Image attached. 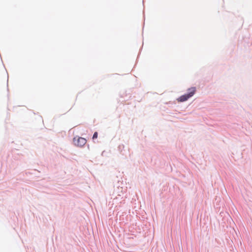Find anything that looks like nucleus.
Segmentation results:
<instances>
[{
  "label": "nucleus",
  "mask_w": 252,
  "mask_h": 252,
  "mask_svg": "<svg viewBox=\"0 0 252 252\" xmlns=\"http://www.w3.org/2000/svg\"><path fill=\"white\" fill-rule=\"evenodd\" d=\"M188 93L187 94L181 95L178 98V101L179 102H184L187 100L189 98L192 96L196 92V88L195 87H191L188 89Z\"/></svg>",
  "instance_id": "f257e3e1"
},
{
  "label": "nucleus",
  "mask_w": 252,
  "mask_h": 252,
  "mask_svg": "<svg viewBox=\"0 0 252 252\" xmlns=\"http://www.w3.org/2000/svg\"><path fill=\"white\" fill-rule=\"evenodd\" d=\"M86 142V140L83 137H75L73 138L74 144L79 147L83 146Z\"/></svg>",
  "instance_id": "f03ea898"
},
{
  "label": "nucleus",
  "mask_w": 252,
  "mask_h": 252,
  "mask_svg": "<svg viewBox=\"0 0 252 252\" xmlns=\"http://www.w3.org/2000/svg\"><path fill=\"white\" fill-rule=\"evenodd\" d=\"M97 137V132H95L93 135V138L95 139V138H96Z\"/></svg>",
  "instance_id": "7ed1b4c3"
}]
</instances>
